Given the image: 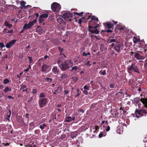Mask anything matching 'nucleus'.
<instances>
[{
	"label": "nucleus",
	"instance_id": "e433bc0d",
	"mask_svg": "<svg viewBox=\"0 0 147 147\" xmlns=\"http://www.w3.org/2000/svg\"><path fill=\"white\" fill-rule=\"evenodd\" d=\"M0 46L1 49H2V48L5 47V46L4 44L3 43L0 42Z\"/></svg>",
	"mask_w": 147,
	"mask_h": 147
},
{
	"label": "nucleus",
	"instance_id": "72a5a7b5",
	"mask_svg": "<svg viewBox=\"0 0 147 147\" xmlns=\"http://www.w3.org/2000/svg\"><path fill=\"white\" fill-rule=\"evenodd\" d=\"M73 13H74L75 15H77L78 16H82V15L83 13L82 12H81V13H77V12H74Z\"/></svg>",
	"mask_w": 147,
	"mask_h": 147
},
{
	"label": "nucleus",
	"instance_id": "9b49d317",
	"mask_svg": "<svg viewBox=\"0 0 147 147\" xmlns=\"http://www.w3.org/2000/svg\"><path fill=\"white\" fill-rule=\"evenodd\" d=\"M64 18L65 19L71 18L72 17V14L69 12H66L64 13L63 15Z\"/></svg>",
	"mask_w": 147,
	"mask_h": 147
},
{
	"label": "nucleus",
	"instance_id": "de8ad7c7",
	"mask_svg": "<svg viewBox=\"0 0 147 147\" xmlns=\"http://www.w3.org/2000/svg\"><path fill=\"white\" fill-rule=\"evenodd\" d=\"M110 129V127L109 126H108L106 129V130L107 131H109Z\"/></svg>",
	"mask_w": 147,
	"mask_h": 147
},
{
	"label": "nucleus",
	"instance_id": "052dcab7",
	"mask_svg": "<svg viewBox=\"0 0 147 147\" xmlns=\"http://www.w3.org/2000/svg\"><path fill=\"white\" fill-rule=\"evenodd\" d=\"M3 144H4L5 146H8L9 145V143H3Z\"/></svg>",
	"mask_w": 147,
	"mask_h": 147
},
{
	"label": "nucleus",
	"instance_id": "6ab92c4d",
	"mask_svg": "<svg viewBox=\"0 0 147 147\" xmlns=\"http://www.w3.org/2000/svg\"><path fill=\"white\" fill-rule=\"evenodd\" d=\"M57 22L60 24L64 22V20L61 17H59L57 19Z\"/></svg>",
	"mask_w": 147,
	"mask_h": 147
},
{
	"label": "nucleus",
	"instance_id": "37998d69",
	"mask_svg": "<svg viewBox=\"0 0 147 147\" xmlns=\"http://www.w3.org/2000/svg\"><path fill=\"white\" fill-rule=\"evenodd\" d=\"M125 28V27L124 26H121L120 27L118 28V29L120 31H121L123 30Z\"/></svg>",
	"mask_w": 147,
	"mask_h": 147
},
{
	"label": "nucleus",
	"instance_id": "a19ab883",
	"mask_svg": "<svg viewBox=\"0 0 147 147\" xmlns=\"http://www.w3.org/2000/svg\"><path fill=\"white\" fill-rule=\"evenodd\" d=\"M30 127H32L34 125V123L33 122H31L30 124Z\"/></svg>",
	"mask_w": 147,
	"mask_h": 147
},
{
	"label": "nucleus",
	"instance_id": "4468645a",
	"mask_svg": "<svg viewBox=\"0 0 147 147\" xmlns=\"http://www.w3.org/2000/svg\"><path fill=\"white\" fill-rule=\"evenodd\" d=\"M140 101L144 105V107L147 109V98H142L140 99Z\"/></svg>",
	"mask_w": 147,
	"mask_h": 147
},
{
	"label": "nucleus",
	"instance_id": "9d476101",
	"mask_svg": "<svg viewBox=\"0 0 147 147\" xmlns=\"http://www.w3.org/2000/svg\"><path fill=\"white\" fill-rule=\"evenodd\" d=\"M72 117L70 116H68L66 117L64 121L67 123H70L72 121H74L75 119V117L72 115Z\"/></svg>",
	"mask_w": 147,
	"mask_h": 147
},
{
	"label": "nucleus",
	"instance_id": "20e7f679",
	"mask_svg": "<svg viewBox=\"0 0 147 147\" xmlns=\"http://www.w3.org/2000/svg\"><path fill=\"white\" fill-rule=\"evenodd\" d=\"M51 8L55 12H58L61 8V5L59 3H54L51 5Z\"/></svg>",
	"mask_w": 147,
	"mask_h": 147
},
{
	"label": "nucleus",
	"instance_id": "4d7b16f0",
	"mask_svg": "<svg viewBox=\"0 0 147 147\" xmlns=\"http://www.w3.org/2000/svg\"><path fill=\"white\" fill-rule=\"evenodd\" d=\"M7 97L9 99H13L14 98L13 97H12L10 96H8Z\"/></svg>",
	"mask_w": 147,
	"mask_h": 147
},
{
	"label": "nucleus",
	"instance_id": "473e14b6",
	"mask_svg": "<svg viewBox=\"0 0 147 147\" xmlns=\"http://www.w3.org/2000/svg\"><path fill=\"white\" fill-rule=\"evenodd\" d=\"M45 94L43 93H41L39 94V97L40 98H44L45 97Z\"/></svg>",
	"mask_w": 147,
	"mask_h": 147
},
{
	"label": "nucleus",
	"instance_id": "f3484780",
	"mask_svg": "<svg viewBox=\"0 0 147 147\" xmlns=\"http://www.w3.org/2000/svg\"><path fill=\"white\" fill-rule=\"evenodd\" d=\"M48 67L46 64L44 65L42 67V71L43 72H45L48 68Z\"/></svg>",
	"mask_w": 147,
	"mask_h": 147
},
{
	"label": "nucleus",
	"instance_id": "6e6d98bb",
	"mask_svg": "<svg viewBox=\"0 0 147 147\" xmlns=\"http://www.w3.org/2000/svg\"><path fill=\"white\" fill-rule=\"evenodd\" d=\"M73 78H74V80L75 82H76L78 80V78L76 77Z\"/></svg>",
	"mask_w": 147,
	"mask_h": 147
},
{
	"label": "nucleus",
	"instance_id": "69168bd1",
	"mask_svg": "<svg viewBox=\"0 0 147 147\" xmlns=\"http://www.w3.org/2000/svg\"><path fill=\"white\" fill-rule=\"evenodd\" d=\"M90 61H88L87 63L86 64V65H89L90 66H91V65L89 64Z\"/></svg>",
	"mask_w": 147,
	"mask_h": 147
},
{
	"label": "nucleus",
	"instance_id": "09e8293b",
	"mask_svg": "<svg viewBox=\"0 0 147 147\" xmlns=\"http://www.w3.org/2000/svg\"><path fill=\"white\" fill-rule=\"evenodd\" d=\"M77 68H78L76 66H75L72 68L71 70H76Z\"/></svg>",
	"mask_w": 147,
	"mask_h": 147
},
{
	"label": "nucleus",
	"instance_id": "7c9ffc66",
	"mask_svg": "<svg viewBox=\"0 0 147 147\" xmlns=\"http://www.w3.org/2000/svg\"><path fill=\"white\" fill-rule=\"evenodd\" d=\"M90 55V52H88L86 53L85 52H84L83 53V55L84 56H87V55Z\"/></svg>",
	"mask_w": 147,
	"mask_h": 147
},
{
	"label": "nucleus",
	"instance_id": "774afa93",
	"mask_svg": "<svg viewBox=\"0 0 147 147\" xmlns=\"http://www.w3.org/2000/svg\"><path fill=\"white\" fill-rule=\"evenodd\" d=\"M35 15L36 16L37 18L38 16V15H39L38 13H36L35 14Z\"/></svg>",
	"mask_w": 147,
	"mask_h": 147
},
{
	"label": "nucleus",
	"instance_id": "4be33fe9",
	"mask_svg": "<svg viewBox=\"0 0 147 147\" xmlns=\"http://www.w3.org/2000/svg\"><path fill=\"white\" fill-rule=\"evenodd\" d=\"M11 89L8 86H7L4 90L3 91L5 92L6 93L8 91H11Z\"/></svg>",
	"mask_w": 147,
	"mask_h": 147
},
{
	"label": "nucleus",
	"instance_id": "5701e85b",
	"mask_svg": "<svg viewBox=\"0 0 147 147\" xmlns=\"http://www.w3.org/2000/svg\"><path fill=\"white\" fill-rule=\"evenodd\" d=\"M106 135L105 132H102L100 133L99 135V137L100 138H101L103 136H105Z\"/></svg>",
	"mask_w": 147,
	"mask_h": 147
},
{
	"label": "nucleus",
	"instance_id": "aec40b11",
	"mask_svg": "<svg viewBox=\"0 0 147 147\" xmlns=\"http://www.w3.org/2000/svg\"><path fill=\"white\" fill-rule=\"evenodd\" d=\"M99 128L98 126H95L92 127V129L94 130V131H92V129L90 130L91 131H93L94 133H95L96 131Z\"/></svg>",
	"mask_w": 147,
	"mask_h": 147
},
{
	"label": "nucleus",
	"instance_id": "39448f33",
	"mask_svg": "<svg viewBox=\"0 0 147 147\" xmlns=\"http://www.w3.org/2000/svg\"><path fill=\"white\" fill-rule=\"evenodd\" d=\"M69 61H65L64 62L59 65V67L61 70L62 71L65 70L69 67Z\"/></svg>",
	"mask_w": 147,
	"mask_h": 147
},
{
	"label": "nucleus",
	"instance_id": "393cba45",
	"mask_svg": "<svg viewBox=\"0 0 147 147\" xmlns=\"http://www.w3.org/2000/svg\"><path fill=\"white\" fill-rule=\"evenodd\" d=\"M46 127V125L45 123L41 124L40 126V128L42 130H43Z\"/></svg>",
	"mask_w": 147,
	"mask_h": 147
},
{
	"label": "nucleus",
	"instance_id": "1a4fd4ad",
	"mask_svg": "<svg viewBox=\"0 0 147 147\" xmlns=\"http://www.w3.org/2000/svg\"><path fill=\"white\" fill-rule=\"evenodd\" d=\"M131 53L132 55H133V54H134V57L138 60H142L144 59V58L143 56L140 55L138 53L131 52Z\"/></svg>",
	"mask_w": 147,
	"mask_h": 147
},
{
	"label": "nucleus",
	"instance_id": "a18cd8bd",
	"mask_svg": "<svg viewBox=\"0 0 147 147\" xmlns=\"http://www.w3.org/2000/svg\"><path fill=\"white\" fill-rule=\"evenodd\" d=\"M37 90L36 89H34L32 90V93L33 94H36L37 93Z\"/></svg>",
	"mask_w": 147,
	"mask_h": 147
},
{
	"label": "nucleus",
	"instance_id": "49530a36",
	"mask_svg": "<svg viewBox=\"0 0 147 147\" xmlns=\"http://www.w3.org/2000/svg\"><path fill=\"white\" fill-rule=\"evenodd\" d=\"M9 115H8L7 117H8V119L9 120V118L10 117V116L11 114V111L10 110H9Z\"/></svg>",
	"mask_w": 147,
	"mask_h": 147
},
{
	"label": "nucleus",
	"instance_id": "423d86ee",
	"mask_svg": "<svg viewBox=\"0 0 147 147\" xmlns=\"http://www.w3.org/2000/svg\"><path fill=\"white\" fill-rule=\"evenodd\" d=\"M98 25L99 24H97V25L94 27L89 26H88L89 31L92 33L98 34L99 33V31L96 28L98 26Z\"/></svg>",
	"mask_w": 147,
	"mask_h": 147
},
{
	"label": "nucleus",
	"instance_id": "13d9d810",
	"mask_svg": "<svg viewBox=\"0 0 147 147\" xmlns=\"http://www.w3.org/2000/svg\"><path fill=\"white\" fill-rule=\"evenodd\" d=\"M78 112H81L82 113H83L84 112V111L83 109H80L78 111Z\"/></svg>",
	"mask_w": 147,
	"mask_h": 147
},
{
	"label": "nucleus",
	"instance_id": "338daca9",
	"mask_svg": "<svg viewBox=\"0 0 147 147\" xmlns=\"http://www.w3.org/2000/svg\"><path fill=\"white\" fill-rule=\"evenodd\" d=\"M105 121H102V122H101V125H103L105 123Z\"/></svg>",
	"mask_w": 147,
	"mask_h": 147
},
{
	"label": "nucleus",
	"instance_id": "f03ea898",
	"mask_svg": "<svg viewBox=\"0 0 147 147\" xmlns=\"http://www.w3.org/2000/svg\"><path fill=\"white\" fill-rule=\"evenodd\" d=\"M136 117L139 118L142 116H146L147 115V111L144 108L140 110L136 109L135 112Z\"/></svg>",
	"mask_w": 147,
	"mask_h": 147
},
{
	"label": "nucleus",
	"instance_id": "c9c22d12",
	"mask_svg": "<svg viewBox=\"0 0 147 147\" xmlns=\"http://www.w3.org/2000/svg\"><path fill=\"white\" fill-rule=\"evenodd\" d=\"M26 4V2L23 1H22L20 2V5L22 6H25Z\"/></svg>",
	"mask_w": 147,
	"mask_h": 147
},
{
	"label": "nucleus",
	"instance_id": "f257e3e1",
	"mask_svg": "<svg viewBox=\"0 0 147 147\" xmlns=\"http://www.w3.org/2000/svg\"><path fill=\"white\" fill-rule=\"evenodd\" d=\"M108 42L109 43L114 42L112 43L111 45L113 47H115L114 49L117 52H119L120 51L121 48L123 46L122 43L116 41L115 39H109Z\"/></svg>",
	"mask_w": 147,
	"mask_h": 147
},
{
	"label": "nucleus",
	"instance_id": "864d4df0",
	"mask_svg": "<svg viewBox=\"0 0 147 147\" xmlns=\"http://www.w3.org/2000/svg\"><path fill=\"white\" fill-rule=\"evenodd\" d=\"M95 37L97 40H100L101 39V38L100 37H98L96 36H94Z\"/></svg>",
	"mask_w": 147,
	"mask_h": 147
},
{
	"label": "nucleus",
	"instance_id": "f704fd0d",
	"mask_svg": "<svg viewBox=\"0 0 147 147\" xmlns=\"http://www.w3.org/2000/svg\"><path fill=\"white\" fill-rule=\"evenodd\" d=\"M9 81L7 79H5L4 80V83L5 84H7L9 82Z\"/></svg>",
	"mask_w": 147,
	"mask_h": 147
},
{
	"label": "nucleus",
	"instance_id": "680f3d73",
	"mask_svg": "<svg viewBox=\"0 0 147 147\" xmlns=\"http://www.w3.org/2000/svg\"><path fill=\"white\" fill-rule=\"evenodd\" d=\"M112 31L110 30H107L106 31V32H107V33H109V32H112Z\"/></svg>",
	"mask_w": 147,
	"mask_h": 147
},
{
	"label": "nucleus",
	"instance_id": "0e129e2a",
	"mask_svg": "<svg viewBox=\"0 0 147 147\" xmlns=\"http://www.w3.org/2000/svg\"><path fill=\"white\" fill-rule=\"evenodd\" d=\"M142 89L140 87H139L138 89V91H139V92H140L142 90Z\"/></svg>",
	"mask_w": 147,
	"mask_h": 147
},
{
	"label": "nucleus",
	"instance_id": "ea45409f",
	"mask_svg": "<svg viewBox=\"0 0 147 147\" xmlns=\"http://www.w3.org/2000/svg\"><path fill=\"white\" fill-rule=\"evenodd\" d=\"M21 88H20V89H24L26 87V86L24 85H20Z\"/></svg>",
	"mask_w": 147,
	"mask_h": 147
},
{
	"label": "nucleus",
	"instance_id": "ddd939ff",
	"mask_svg": "<svg viewBox=\"0 0 147 147\" xmlns=\"http://www.w3.org/2000/svg\"><path fill=\"white\" fill-rule=\"evenodd\" d=\"M103 24L105 26H106L107 28L108 29H111L112 28V27L114 26L113 24L110 22L103 23Z\"/></svg>",
	"mask_w": 147,
	"mask_h": 147
},
{
	"label": "nucleus",
	"instance_id": "412c9836",
	"mask_svg": "<svg viewBox=\"0 0 147 147\" xmlns=\"http://www.w3.org/2000/svg\"><path fill=\"white\" fill-rule=\"evenodd\" d=\"M133 40L134 43H136L138 42H139L140 40V39L139 38H138L134 36L133 38Z\"/></svg>",
	"mask_w": 147,
	"mask_h": 147
},
{
	"label": "nucleus",
	"instance_id": "58836bf2",
	"mask_svg": "<svg viewBox=\"0 0 147 147\" xmlns=\"http://www.w3.org/2000/svg\"><path fill=\"white\" fill-rule=\"evenodd\" d=\"M84 88L85 90H89V87L88 86L85 85L84 86Z\"/></svg>",
	"mask_w": 147,
	"mask_h": 147
},
{
	"label": "nucleus",
	"instance_id": "5fc2aeb1",
	"mask_svg": "<svg viewBox=\"0 0 147 147\" xmlns=\"http://www.w3.org/2000/svg\"><path fill=\"white\" fill-rule=\"evenodd\" d=\"M13 29H11L10 30H9L7 32V33H11L13 32Z\"/></svg>",
	"mask_w": 147,
	"mask_h": 147
},
{
	"label": "nucleus",
	"instance_id": "bf43d9fd",
	"mask_svg": "<svg viewBox=\"0 0 147 147\" xmlns=\"http://www.w3.org/2000/svg\"><path fill=\"white\" fill-rule=\"evenodd\" d=\"M110 88H114V86L113 84H110Z\"/></svg>",
	"mask_w": 147,
	"mask_h": 147
},
{
	"label": "nucleus",
	"instance_id": "b1692460",
	"mask_svg": "<svg viewBox=\"0 0 147 147\" xmlns=\"http://www.w3.org/2000/svg\"><path fill=\"white\" fill-rule=\"evenodd\" d=\"M60 78L61 79L65 78L67 76V75L65 74H60Z\"/></svg>",
	"mask_w": 147,
	"mask_h": 147
},
{
	"label": "nucleus",
	"instance_id": "dca6fc26",
	"mask_svg": "<svg viewBox=\"0 0 147 147\" xmlns=\"http://www.w3.org/2000/svg\"><path fill=\"white\" fill-rule=\"evenodd\" d=\"M37 32L38 34H42L43 32V30L42 29L41 27L38 26V27L36 29Z\"/></svg>",
	"mask_w": 147,
	"mask_h": 147
},
{
	"label": "nucleus",
	"instance_id": "8fccbe9b",
	"mask_svg": "<svg viewBox=\"0 0 147 147\" xmlns=\"http://www.w3.org/2000/svg\"><path fill=\"white\" fill-rule=\"evenodd\" d=\"M100 72L102 75H104L106 74V72L105 70H104L102 72L100 71Z\"/></svg>",
	"mask_w": 147,
	"mask_h": 147
},
{
	"label": "nucleus",
	"instance_id": "c756f323",
	"mask_svg": "<svg viewBox=\"0 0 147 147\" xmlns=\"http://www.w3.org/2000/svg\"><path fill=\"white\" fill-rule=\"evenodd\" d=\"M44 21V18L40 16L39 18V23H41Z\"/></svg>",
	"mask_w": 147,
	"mask_h": 147
},
{
	"label": "nucleus",
	"instance_id": "4c0bfd02",
	"mask_svg": "<svg viewBox=\"0 0 147 147\" xmlns=\"http://www.w3.org/2000/svg\"><path fill=\"white\" fill-rule=\"evenodd\" d=\"M28 58L29 59L30 61L29 63L31 64L33 61L32 57H29L28 56Z\"/></svg>",
	"mask_w": 147,
	"mask_h": 147
},
{
	"label": "nucleus",
	"instance_id": "2eb2a0df",
	"mask_svg": "<svg viewBox=\"0 0 147 147\" xmlns=\"http://www.w3.org/2000/svg\"><path fill=\"white\" fill-rule=\"evenodd\" d=\"M90 17L91 16L90 15H89L88 16V18H87L86 16H85L84 18H80L79 20L78 24H81L82 21V19H83L85 18L88 20V19H90Z\"/></svg>",
	"mask_w": 147,
	"mask_h": 147
},
{
	"label": "nucleus",
	"instance_id": "7ed1b4c3",
	"mask_svg": "<svg viewBox=\"0 0 147 147\" xmlns=\"http://www.w3.org/2000/svg\"><path fill=\"white\" fill-rule=\"evenodd\" d=\"M127 70L129 73H130L131 71L139 73L137 65L136 63H132L130 65H129L127 67Z\"/></svg>",
	"mask_w": 147,
	"mask_h": 147
},
{
	"label": "nucleus",
	"instance_id": "cd10ccee",
	"mask_svg": "<svg viewBox=\"0 0 147 147\" xmlns=\"http://www.w3.org/2000/svg\"><path fill=\"white\" fill-rule=\"evenodd\" d=\"M91 20H94L97 21H98V18L96 17L95 16H92L91 18Z\"/></svg>",
	"mask_w": 147,
	"mask_h": 147
},
{
	"label": "nucleus",
	"instance_id": "6e6552de",
	"mask_svg": "<svg viewBox=\"0 0 147 147\" xmlns=\"http://www.w3.org/2000/svg\"><path fill=\"white\" fill-rule=\"evenodd\" d=\"M47 99L46 98L40 99L39 101V105L40 108L43 107L46 104Z\"/></svg>",
	"mask_w": 147,
	"mask_h": 147
},
{
	"label": "nucleus",
	"instance_id": "79ce46f5",
	"mask_svg": "<svg viewBox=\"0 0 147 147\" xmlns=\"http://www.w3.org/2000/svg\"><path fill=\"white\" fill-rule=\"evenodd\" d=\"M46 80L48 82H51L52 81V80L51 78H47L46 79Z\"/></svg>",
	"mask_w": 147,
	"mask_h": 147
},
{
	"label": "nucleus",
	"instance_id": "c85d7f7f",
	"mask_svg": "<svg viewBox=\"0 0 147 147\" xmlns=\"http://www.w3.org/2000/svg\"><path fill=\"white\" fill-rule=\"evenodd\" d=\"M40 17H41L42 18H47L48 16V15L47 13H45L40 15Z\"/></svg>",
	"mask_w": 147,
	"mask_h": 147
},
{
	"label": "nucleus",
	"instance_id": "603ef678",
	"mask_svg": "<svg viewBox=\"0 0 147 147\" xmlns=\"http://www.w3.org/2000/svg\"><path fill=\"white\" fill-rule=\"evenodd\" d=\"M69 92V91L67 90H65L64 91V95L67 94Z\"/></svg>",
	"mask_w": 147,
	"mask_h": 147
},
{
	"label": "nucleus",
	"instance_id": "c03bdc74",
	"mask_svg": "<svg viewBox=\"0 0 147 147\" xmlns=\"http://www.w3.org/2000/svg\"><path fill=\"white\" fill-rule=\"evenodd\" d=\"M83 92L86 95H88V92L86 90H84L83 91Z\"/></svg>",
	"mask_w": 147,
	"mask_h": 147
},
{
	"label": "nucleus",
	"instance_id": "e2e57ef3",
	"mask_svg": "<svg viewBox=\"0 0 147 147\" xmlns=\"http://www.w3.org/2000/svg\"><path fill=\"white\" fill-rule=\"evenodd\" d=\"M26 147H32V146L31 144H29L28 145L26 146Z\"/></svg>",
	"mask_w": 147,
	"mask_h": 147
},
{
	"label": "nucleus",
	"instance_id": "0eeeda50",
	"mask_svg": "<svg viewBox=\"0 0 147 147\" xmlns=\"http://www.w3.org/2000/svg\"><path fill=\"white\" fill-rule=\"evenodd\" d=\"M37 22L36 19H35L33 21H32L28 24H25L23 27L24 30L27 29L28 28H30Z\"/></svg>",
	"mask_w": 147,
	"mask_h": 147
},
{
	"label": "nucleus",
	"instance_id": "2f4dec72",
	"mask_svg": "<svg viewBox=\"0 0 147 147\" xmlns=\"http://www.w3.org/2000/svg\"><path fill=\"white\" fill-rule=\"evenodd\" d=\"M58 49L60 52V55H63L65 57V55L64 54H63L62 53L63 51V49H61L60 47H59Z\"/></svg>",
	"mask_w": 147,
	"mask_h": 147
},
{
	"label": "nucleus",
	"instance_id": "a878e982",
	"mask_svg": "<svg viewBox=\"0 0 147 147\" xmlns=\"http://www.w3.org/2000/svg\"><path fill=\"white\" fill-rule=\"evenodd\" d=\"M140 101V98L139 97L136 98L134 99V102L137 104Z\"/></svg>",
	"mask_w": 147,
	"mask_h": 147
},
{
	"label": "nucleus",
	"instance_id": "a211bd4d",
	"mask_svg": "<svg viewBox=\"0 0 147 147\" xmlns=\"http://www.w3.org/2000/svg\"><path fill=\"white\" fill-rule=\"evenodd\" d=\"M52 71L55 73H57L59 71V69H57V67L54 66L52 69Z\"/></svg>",
	"mask_w": 147,
	"mask_h": 147
},
{
	"label": "nucleus",
	"instance_id": "3c124183",
	"mask_svg": "<svg viewBox=\"0 0 147 147\" xmlns=\"http://www.w3.org/2000/svg\"><path fill=\"white\" fill-rule=\"evenodd\" d=\"M61 61V59H59L58 60L57 62V63L58 65L59 66V65H60V63Z\"/></svg>",
	"mask_w": 147,
	"mask_h": 147
},
{
	"label": "nucleus",
	"instance_id": "f8f14e48",
	"mask_svg": "<svg viewBox=\"0 0 147 147\" xmlns=\"http://www.w3.org/2000/svg\"><path fill=\"white\" fill-rule=\"evenodd\" d=\"M16 41V40H13L7 43L6 45V47L7 48H9L12 45L14 44Z\"/></svg>",
	"mask_w": 147,
	"mask_h": 147
},
{
	"label": "nucleus",
	"instance_id": "bb28decb",
	"mask_svg": "<svg viewBox=\"0 0 147 147\" xmlns=\"http://www.w3.org/2000/svg\"><path fill=\"white\" fill-rule=\"evenodd\" d=\"M5 25L9 28H11L12 27V25L9 24L8 22H6L5 23Z\"/></svg>",
	"mask_w": 147,
	"mask_h": 147
}]
</instances>
